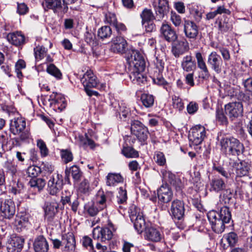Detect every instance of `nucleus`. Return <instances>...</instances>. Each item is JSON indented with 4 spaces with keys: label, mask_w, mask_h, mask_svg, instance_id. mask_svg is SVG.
<instances>
[{
    "label": "nucleus",
    "mask_w": 252,
    "mask_h": 252,
    "mask_svg": "<svg viewBox=\"0 0 252 252\" xmlns=\"http://www.w3.org/2000/svg\"><path fill=\"white\" fill-rule=\"evenodd\" d=\"M29 184L32 188H37L39 191L44 187L46 182L44 179L42 178L32 179L29 182Z\"/></svg>",
    "instance_id": "37998d69"
},
{
    "label": "nucleus",
    "mask_w": 252,
    "mask_h": 252,
    "mask_svg": "<svg viewBox=\"0 0 252 252\" xmlns=\"http://www.w3.org/2000/svg\"><path fill=\"white\" fill-rule=\"evenodd\" d=\"M127 47L126 40L122 36H116L113 38L110 50L114 53H124Z\"/></svg>",
    "instance_id": "4be33fe9"
},
{
    "label": "nucleus",
    "mask_w": 252,
    "mask_h": 252,
    "mask_svg": "<svg viewBox=\"0 0 252 252\" xmlns=\"http://www.w3.org/2000/svg\"><path fill=\"white\" fill-rule=\"evenodd\" d=\"M235 139V138L232 136L223 137L221 138L220 140L221 151L226 155H227L229 152H230V150Z\"/></svg>",
    "instance_id": "72a5a7b5"
},
{
    "label": "nucleus",
    "mask_w": 252,
    "mask_h": 252,
    "mask_svg": "<svg viewBox=\"0 0 252 252\" xmlns=\"http://www.w3.org/2000/svg\"><path fill=\"white\" fill-rule=\"evenodd\" d=\"M160 33L162 37L168 42H173L178 39V35L171 26L163 23L160 28Z\"/></svg>",
    "instance_id": "2eb2a0df"
},
{
    "label": "nucleus",
    "mask_w": 252,
    "mask_h": 252,
    "mask_svg": "<svg viewBox=\"0 0 252 252\" xmlns=\"http://www.w3.org/2000/svg\"><path fill=\"white\" fill-rule=\"evenodd\" d=\"M223 238L226 240L229 246L232 247H234L238 241L237 234L233 232L227 234L223 236Z\"/></svg>",
    "instance_id": "de8ad7c7"
},
{
    "label": "nucleus",
    "mask_w": 252,
    "mask_h": 252,
    "mask_svg": "<svg viewBox=\"0 0 252 252\" xmlns=\"http://www.w3.org/2000/svg\"><path fill=\"white\" fill-rule=\"evenodd\" d=\"M26 123L24 119L18 117L14 118L10 121V130L14 135H19L22 140L29 138L30 133L26 128Z\"/></svg>",
    "instance_id": "f03ea898"
},
{
    "label": "nucleus",
    "mask_w": 252,
    "mask_h": 252,
    "mask_svg": "<svg viewBox=\"0 0 252 252\" xmlns=\"http://www.w3.org/2000/svg\"><path fill=\"white\" fill-rule=\"evenodd\" d=\"M170 20L173 24L176 27L180 26L182 24V18L181 16L175 12H171Z\"/></svg>",
    "instance_id": "69168bd1"
},
{
    "label": "nucleus",
    "mask_w": 252,
    "mask_h": 252,
    "mask_svg": "<svg viewBox=\"0 0 252 252\" xmlns=\"http://www.w3.org/2000/svg\"><path fill=\"white\" fill-rule=\"evenodd\" d=\"M63 244L68 252H73L75 249V240L72 233H68L62 236Z\"/></svg>",
    "instance_id": "a878e982"
},
{
    "label": "nucleus",
    "mask_w": 252,
    "mask_h": 252,
    "mask_svg": "<svg viewBox=\"0 0 252 252\" xmlns=\"http://www.w3.org/2000/svg\"><path fill=\"white\" fill-rule=\"evenodd\" d=\"M184 213V202L178 199H175L172 201L170 214L175 222H176V220H183Z\"/></svg>",
    "instance_id": "9b49d317"
},
{
    "label": "nucleus",
    "mask_w": 252,
    "mask_h": 252,
    "mask_svg": "<svg viewBox=\"0 0 252 252\" xmlns=\"http://www.w3.org/2000/svg\"><path fill=\"white\" fill-rule=\"evenodd\" d=\"M33 246L35 252H48L49 250L47 240L42 235H39L35 238Z\"/></svg>",
    "instance_id": "5701e85b"
},
{
    "label": "nucleus",
    "mask_w": 252,
    "mask_h": 252,
    "mask_svg": "<svg viewBox=\"0 0 252 252\" xmlns=\"http://www.w3.org/2000/svg\"><path fill=\"white\" fill-rule=\"evenodd\" d=\"M162 177L164 180L174 187L176 191H180L183 188V184L180 178L176 177L169 171L163 170L161 171Z\"/></svg>",
    "instance_id": "f3484780"
},
{
    "label": "nucleus",
    "mask_w": 252,
    "mask_h": 252,
    "mask_svg": "<svg viewBox=\"0 0 252 252\" xmlns=\"http://www.w3.org/2000/svg\"><path fill=\"white\" fill-rule=\"evenodd\" d=\"M64 99L60 94L54 92L50 95L49 101H51V104L58 105L60 102L64 103Z\"/></svg>",
    "instance_id": "6e6d98bb"
},
{
    "label": "nucleus",
    "mask_w": 252,
    "mask_h": 252,
    "mask_svg": "<svg viewBox=\"0 0 252 252\" xmlns=\"http://www.w3.org/2000/svg\"><path fill=\"white\" fill-rule=\"evenodd\" d=\"M47 49L43 46H38L34 48V54L36 60H41L47 55Z\"/></svg>",
    "instance_id": "c03bdc74"
},
{
    "label": "nucleus",
    "mask_w": 252,
    "mask_h": 252,
    "mask_svg": "<svg viewBox=\"0 0 252 252\" xmlns=\"http://www.w3.org/2000/svg\"><path fill=\"white\" fill-rule=\"evenodd\" d=\"M153 81L155 84L158 85L162 86L167 91H170V85L162 77L159 76L154 78L153 79Z\"/></svg>",
    "instance_id": "052dcab7"
},
{
    "label": "nucleus",
    "mask_w": 252,
    "mask_h": 252,
    "mask_svg": "<svg viewBox=\"0 0 252 252\" xmlns=\"http://www.w3.org/2000/svg\"><path fill=\"white\" fill-rule=\"evenodd\" d=\"M140 17L142 19V25H144L147 22L152 21L154 19L157 20L156 16H154L152 10L147 8L143 9L140 14Z\"/></svg>",
    "instance_id": "a19ab883"
},
{
    "label": "nucleus",
    "mask_w": 252,
    "mask_h": 252,
    "mask_svg": "<svg viewBox=\"0 0 252 252\" xmlns=\"http://www.w3.org/2000/svg\"><path fill=\"white\" fill-rule=\"evenodd\" d=\"M29 224V216L25 213H19L16 216L14 224L18 231L21 230L22 228L26 227Z\"/></svg>",
    "instance_id": "7c9ffc66"
},
{
    "label": "nucleus",
    "mask_w": 252,
    "mask_h": 252,
    "mask_svg": "<svg viewBox=\"0 0 252 252\" xmlns=\"http://www.w3.org/2000/svg\"><path fill=\"white\" fill-rule=\"evenodd\" d=\"M85 209L88 214L92 217L97 215L98 212L101 210L99 209V207L96 206L95 204L86 205Z\"/></svg>",
    "instance_id": "13d9d810"
},
{
    "label": "nucleus",
    "mask_w": 252,
    "mask_h": 252,
    "mask_svg": "<svg viewBox=\"0 0 252 252\" xmlns=\"http://www.w3.org/2000/svg\"><path fill=\"white\" fill-rule=\"evenodd\" d=\"M154 159L156 163L159 166H164L166 164V158L162 152L156 151L154 154Z\"/></svg>",
    "instance_id": "603ef678"
},
{
    "label": "nucleus",
    "mask_w": 252,
    "mask_h": 252,
    "mask_svg": "<svg viewBox=\"0 0 252 252\" xmlns=\"http://www.w3.org/2000/svg\"><path fill=\"white\" fill-rule=\"evenodd\" d=\"M0 212L4 219L11 220L15 214L16 207L14 202L10 199L2 201L0 205Z\"/></svg>",
    "instance_id": "9d476101"
},
{
    "label": "nucleus",
    "mask_w": 252,
    "mask_h": 252,
    "mask_svg": "<svg viewBox=\"0 0 252 252\" xmlns=\"http://www.w3.org/2000/svg\"><path fill=\"white\" fill-rule=\"evenodd\" d=\"M79 140L80 144L82 146H89L91 148H94L95 146L94 142L93 140L90 139L87 133L84 136L79 135Z\"/></svg>",
    "instance_id": "864d4df0"
},
{
    "label": "nucleus",
    "mask_w": 252,
    "mask_h": 252,
    "mask_svg": "<svg viewBox=\"0 0 252 252\" xmlns=\"http://www.w3.org/2000/svg\"><path fill=\"white\" fill-rule=\"evenodd\" d=\"M42 6L46 11L52 9L54 13L61 14L66 13L68 9L65 0H44Z\"/></svg>",
    "instance_id": "20e7f679"
},
{
    "label": "nucleus",
    "mask_w": 252,
    "mask_h": 252,
    "mask_svg": "<svg viewBox=\"0 0 252 252\" xmlns=\"http://www.w3.org/2000/svg\"><path fill=\"white\" fill-rule=\"evenodd\" d=\"M97 34L101 39L109 38L112 35V30L109 26H103L98 30Z\"/></svg>",
    "instance_id": "09e8293b"
},
{
    "label": "nucleus",
    "mask_w": 252,
    "mask_h": 252,
    "mask_svg": "<svg viewBox=\"0 0 252 252\" xmlns=\"http://www.w3.org/2000/svg\"><path fill=\"white\" fill-rule=\"evenodd\" d=\"M106 184L109 186H114L117 184L123 182V178L119 173H109L107 176Z\"/></svg>",
    "instance_id": "e433bc0d"
},
{
    "label": "nucleus",
    "mask_w": 252,
    "mask_h": 252,
    "mask_svg": "<svg viewBox=\"0 0 252 252\" xmlns=\"http://www.w3.org/2000/svg\"><path fill=\"white\" fill-rule=\"evenodd\" d=\"M152 4L155 11L157 20H162L169 11L168 0H153Z\"/></svg>",
    "instance_id": "1a4fd4ad"
},
{
    "label": "nucleus",
    "mask_w": 252,
    "mask_h": 252,
    "mask_svg": "<svg viewBox=\"0 0 252 252\" xmlns=\"http://www.w3.org/2000/svg\"><path fill=\"white\" fill-rule=\"evenodd\" d=\"M105 22L110 25L114 26L117 22V19L115 13L108 12L105 15Z\"/></svg>",
    "instance_id": "680f3d73"
},
{
    "label": "nucleus",
    "mask_w": 252,
    "mask_h": 252,
    "mask_svg": "<svg viewBox=\"0 0 252 252\" xmlns=\"http://www.w3.org/2000/svg\"><path fill=\"white\" fill-rule=\"evenodd\" d=\"M184 32L187 38L194 40L199 33V27L193 21L186 20L184 24Z\"/></svg>",
    "instance_id": "4468645a"
},
{
    "label": "nucleus",
    "mask_w": 252,
    "mask_h": 252,
    "mask_svg": "<svg viewBox=\"0 0 252 252\" xmlns=\"http://www.w3.org/2000/svg\"><path fill=\"white\" fill-rule=\"evenodd\" d=\"M40 172L41 168L40 167L32 165L28 167L27 173L29 177L33 178L37 176Z\"/></svg>",
    "instance_id": "bf43d9fd"
},
{
    "label": "nucleus",
    "mask_w": 252,
    "mask_h": 252,
    "mask_svg": "<svg viewBox=\"0 0 252 252\" xmlns=\"http://www.w3.org/2000/svg\"><path fill=\"white\" fill-rule=\"evenodd\" d=\"M7 40L12 44L18 46L25 43V38L20 32H11L7 35Z\"/></svg>",
    "instance_id": "cd10ccee"
},
{
    "label": "nucleus",
    "mask_w": 252,
    "mask_h": 252,
    "mask_svg": "<svg viewBox=\"0 0 252 252\" xmlns=\"http://www.w3.org/2000/svg\"><path fill=\"white\" fill-rule=\"evenodd\" d=\"M70 173H71L73 179L75 181H78L82 175L79 168L76 165H73L69 168H66L65 174L67 177H68Z\"/></svg>",
    "instance_id": "4c0bfd02"
},
{
    "label": "nucleus",
    "mask_w": 252,
    "mask_h": 252,
    "mask_svg": "<svg viewBox=\"0 0 252 252\" xmlns=\"http://www.w3.org/2000/svg\"><path fill=\"white\" fill-rule=\"evenodd\" d=\"M131 131L138 139L141 141H145L148 137L149 131L141 122L138 120H134L131 123Z\"/></svg>",
    "instance_id": "0eeeda50"
},
{
    "label": "nucleus",
    "mask_w": 252,
    "mask_h": 252,
    "mask_svg": "<svg viewBox=\"0 0 252 252\" xmlns=\"http://www.w3.org/2000/svg\"><path fill=\"white\" fill-rule=\"evenodd\" d=\"M225 111L222 109H218L216 111V118L217 121L222 125H227L228 123Z\"/></svg>",
    "instance_id": "3c124183"
},
{
    "label": "nucleus",
    "mask_w": 252,
    "mask_h": 252,
    "mask_svg": "<svg viewBox=\"0 0 252 252\" xmlns=\"http://www.w3.org/2000/svg\"><path fill=\"white\" fill-rule=\"evenodd\" d=\"M5 168L7 174H9L13 177L17 172V165L10 162H7L5 163Z\"/></svg>",
    "instance_id": "e2e57ef3"
},
{
    "label": "nucleus",
    "mask_w": 252,
    "mask_h": 252,
    "mask_svg": "<svg viewBox=\"0 0 252 252\" xmlns=\"http://www.w3.org/2000/svg\"><path fill=\"white\" fill-rule=\"evenodd\" d=\"M122 153L127 158H135L139 156L138 152L129 146L124 147Z\"/></svg>",
    "instance_id": "a18cd8bd"
},
{
    "label": "nucleus",
    "mask_w": 252,
    "mask_h": 252,
    "mask_svg": "<svg viewBox=\"0 0 252 252\" xmlns=\"http://www.w3.org/2000/svg\"><path fill=\"white\" fill-rule=\"evenodd\" d=\"M128 212L130 220L133 222L134 228L137 231L141 233L146 230V222L140 209L135 205H132L129 207Z\"/></svg>",
    "instance_id": "7ed1b4c3"
},
{
    "label": "nucleus",
    "mask_w": 252,
    "mask_h": 252,
    "mask_svg": "<svg viewBox=\"0 0 252 252\" xmlns=\"http://www.w3.org/2000/svg\"><path fill=\"white\" fill-rule=\"evenodd\" d=\"M189 13L192 15L196 22H200L202 17V13L198 6L194 3L189 4L188 6Z\"/></svg>",
    "instance_id": "79ce46f5"
},
{
    "label": "nucleus",
    "mask_w": 252,
    "mask_h": 252,
    "mask_svg": "<svg viewBox=\"0 0 252 252\" xmlns=\"http://www.w3.org/2000/svg\"><path fill=\"white\" fill-rule=\"evenodd\" d=\"M146 237L149 240L153 242H159L162 239L160 231L154 227H150L146 230Z\"/></svg>",
    "instance_id": "f704fd0d"
},
{
    "label": "nucleus",
    "mask_w": 252,
    "mask_h": 252,
    "mask_svg": "<svg viewBox=\"0 0 252 252\" xmlns=\"http://www.w3.org/2000/svg\"><path fill=\"white\" fill-rule=\"evenodd\" d=\"M210 191L219 192L225 189L224 181L221 178L215 177L213 178L210 183Z\"/></svg>",
    "instance_id": "2f4dec72"
},
{
    "label": "nucleus",
    "mask_w": 252,
    "mask_h": 252,
    "mask_svg": "<svg viewBox=\"0 0 252 252\" xmlns=\"http://www.w3.org/2000/svg\"><path fill=\"white\" fill-rule=\"evenodd\" d=\"M127 199V192L126 188L122 187H120L116 198L115 204L125 205L126 203Z\"/></svg>",
    "instance_id": "58836bf2"
},
{
    "label": "nucleus",
    "mask_w": 252,
    "mask_h": 252,
    "mask_svg": "<svg viewBox=\"0 0 252 252\" xmlns=\"http://www.w3.org/2000/svg\"><path fill=\"white\" fill-rule=\"evenodd\" d=\"M233 167L236 168V179L239 177L247 176L249 174L250 168L247 163L245 161H241L239 163L234 162Z\"/></svg>",
    "instance_id": "c85d7f7f"
},
{
    "label": "nucleus",
    "mask_w": 252,
    "mask_h": 252,
    "mask_svg": "<svg viewBox=\"0 0 252 252\" xmlns=\"http://www.w3.org/2000/svg\"><path fill=\"white\" fill-rule=\"evenodd\" d=\"M37 146L40 150V153L42 157H46L49 153L48 149L45 143L41 139L38 140Z\"/></svg>",
    "instance_id": "4d7b16f0"
},
{
    "label": "nucleus",
    "mask_w": 252,
    "mask_h": 252,
    "mask_svg": "<svg viewBox=\"0 0 252 252\" xmlns=\"http://www.w3.org/2000/svg\"><path fill=\"white\" fill-rule=\"evenodd\" d=\"M216 23L218 25L219 31L222 33L231 31L232 29V22L224 15L218 17L216 21Z\"/></svg>",
    "instance_id": "393cba45"
},
{
    "label": "nucleus",
    "mask_w": 252,
    "mask_h": 252,
    "mask_svg": "<svg viewBox=\"0 0 252 252\" xmlns=\"http://www.w3.org/2000/svg\"><path fill=\"white\" fill-rule=\"evenodd\" d=\"M143 105L146 108L152 107L154 103V98L151 94H143L141 96Z\"/></svg>",
    "instance_id": "49530a36"
},
{
    "label": "nucleus",
    "mask_w": 252,
    "mask_h": 252,
    "mask_svg": "<svg viewBox=\"0 0 252 252\" xmlns=\"http://www.w3.org/2000/svg\"><path fill=\"white\" fill-rule=\"evenodd\" d=\"M63 179L62 175L53 174L48 182L47 190L50 194L57 195L63 188Z\"/></svg>",
    "instance_id": "6e6552de"
},
{
    "label": "nucleus",
    "mask_w": 252,
    "mask_h": 252,
    "mask_svg": "<svg viewBox=\"0 0 252 252\" xmlns=\"http://www.w3.org/2000/svg\"><path fill=\"white\" fill-rule=\"evenodd\" d=\"M205 134V127L201 125H197L191 129L189 138L193 144L198 145L202 143Z\"/></svg>",
    "instance_id": "f8f14e48"
},
{
    "label": "nucleus",
    "mask_w": 252,
    "mask_h": 252,
    "mask_svg": "<svg viewBox=\"0 0 252 252\" xmlns=\"http://www.w3.org/2000/svg\"><path fill=\"white\" fill-rule=\"evenodd\" d=\"M46 70L48 73L54 76L57 79H62V73L54 64H50L47 66Z\"/></svg>",
    "instance_id": "8fccbe9b"
},
{
    "label": "nucleus",
    "mask_w": 252,
    "mask_h": 252,
    "mask_svg": "<svg viewBox=\"0 0 252 252\" xmlns=\"http://www.w3.org/2000/svg\"><path fill=\"white\" fill-rule=\"evenodd\" d=\"M108 194H104L102 191H99L96 196L95 204L98 206L99 209L102 210L106 207V202L108 200Z\"/></svg>",
    "instance_id": "ea45409f"
},
{
    "label": "nucleus",
    "mask_w": 252,
    "mask_h": 252,
    "mask_svg": "<svg viewBox=\"0 0 252 252\" xmlns=\"http://www.w3.org/2000/svg\"><path fill=\"white\" fill-rule=\"evenodd\" d=\"M159 200L163 203H169L173 198V194L171 188L166 184L162 185L158 190Z\"/></svg>",
    "instance_id": "6ab92c4d"
},
{
    "label": "nucleus",
    "mask_w": 252,
    "mask_h": 252,
    "mask_svg": "<svg viewBox=\"0 0 252 252\" xmlns=\"http://www.w3.org/2000/svg\"><path fill=\"white\" fill-rule=\"evenodd\" d=\"M207 63L211 69L217 74L222 71V60L216 52H212L208 57Z\"/></svg>",
    "instance_id": "dca6fc26"
},
{
    "label": "nucleus",
    "mask_w": 252,
    "mask_h": 252,
    "mask_svg": "<svg viewBox=\"0 0 252 252\" xmlns=\"http://www.w3.org/2000/svg\"><path fill=\"white\" fill-rule=\"evenodd\" d=\"M245 151V147L243 143L237 139H235L227 155L233 156H239L243 154Z\"/></svg>",
    "instance_id": "473e14b6"
},
{
    "label": "nucleus",
    "mask_w": 252,
    "mask_h": 252,
    "mask_svg": "<svg viewBox=\"0 0 252 252\" xmlns=\"http://www.w3.org/2000/svg\"><path fill=\"white\" fill-rule=\"evenodd\" d=\"M93 237L94 240L104 242L110 240L113 237V232L111 228L108 227L100 228L96 227L93 231Z\"/></svg>",
    "instance_id": "ddd939ff"
},
{
    "label": "nucleus",
    "mask_w": 252,
    "mask_h": 252,
    "mask_svg": "<svg viewBox=\"0 0 252 252\" xmlns=\"http://www.w3.org/2000/svg\"><path fill=\"white\" fill-rule=\"evenodd\" d=\"M25 239L20 236H15L8 241L6 246L7 252H21L23 248Z\"/></svg>",
    "instance_id": "a211bd4d"
},
{
    "label": "nucleus",
    "mask_w": 252,
    "mask_h": 252,
    "mask_svg": "<svg viewBox=\"0 0 252 252\" xmlns=\"http://www.w3.org/2000/svg\"><path fill=\"white\" fill-rule=\"evenodd\" d=\"M189 49V43L187 40L172 42L171 52L175 58H179Z\"/></svg>",
    "instance_id": "412c9836"
},
{
    "label": "nucleus",
    "mask_w": 252,
    "mask_h": 252,
    "mask_svg": "<svg viewBox=\"0 0 252 252\" xmlns=\"http://www.w3.org/2000/svg\"><path fill=\"white\" fill-rule=\"evenodd\" d=\"M173 106L174 108L178 109L179 111H181L184 108V103L182 100L179 96L174 95L172 97Z\"/></svg>",
    "instance_id": "338daca9"
},
{
    "label": "nucleus",
    "mask_w": 252,
    "mask_h": 252,
    "mask_svg": "<svg viewBox=\"0 0 252 252\" xmlns=\"http://www.w3.org/2000/svg\"><path fill=\"white\" fill-rule=\"evenodd\" d=\"M225 112L231 121L243 116V105L241 102H232L224 106Z\"/></svg>",
    "instance_id": "423d86ee"
},
{
    "label": "nucleus",
    "mask_w": 252,
    "mask_h": 252,
    "mask_svg": "<svg viewBox=\"0 0 252 252\" xmlns=\"http://www.w3.org/2000/svg\"><path fill=\"white\" fill-rule=\"evenodd\" d=\"M84 88H95L97 86L96 77L91 70H88L81 80Z\"/></svg>",
    "instance_id": "b1692460"
},
{
    "label": "nucleus",
    "mask_w": 252,
    "mask_h": 252,
    "mask_svg": "<svg viewBox=\"0 0 252 252\" xmlns=\"http://www.w3.org/2000/svg\"><path fill=\"white\" fill-rule=\"evenodd\" d=\"M127 62L132 69L144 71L145 68V62L141 54L137 50H132L130 56L126 59Z\"/></svg>",
    "instance_id": "39448f33"
},
{
    "label": "nucleus",
    "mask_w": 252,
    "mask_h": 252,
    "mask_svg": "<svg viewBox=\"0 0 252 252\" xmlns=\"http://www.w3.org/2000/svg\"><path fill=\"white\" fill-rule=\"evenodd\" d=\"M59 206L56 203L46 202L43 207L44 218L49 223L53 222L58 212Z\"/></svg>",
    "instance_id": "aec40b11"
},
{
    "label": "nucleus",
    "mask_w": 252,
    "mask_h": 252,
    "mask_svg": "<svg viewBox=\"0 0 252 252\" xmlns=\"http://www.w3.org/2000/svg\"><path fill=\"white\" fill-rule=\"evenodd\" d=\"M207 217L213 231L219 234L224 231L225 224L231 220V215L229 208L223 206L219 212L214 210L209 211L207 214Z\"/></svg>",
    "instance_id": "f257e3e1"
},
{
    "label": "nucleus",
    "mask_w": 252,
    "mask_h": 252,
    "mask_svg": "<svg viewBox=\"0 0 252 252\" xmlns=\"http://www.w3.org/2000/svg\"><path fill=\"white\" fill-rule=\"evenodd\" d=\"M195 56L197 61L198 67L202 71L203 79L209 78L210 74L209 70L204 60L201 53L199 52H197L195 54Z\"/></svg>",
    "instance_id": "c756f323"
},
{
    "label": "nucleus",
    "mask_w": 252,
    "mask_h": 252,
    "mask_svg": "<svg viewBox=\"0 0 252 252\" xmlns=\"http://www.w3.org/2000/svg\"><path fill=\"white\" fill-rule=\"evenodd\" d=\"M143 71H140L137 69H132V71L129 75V77L134 83L140 84L147 81V77L143 73Z\"/></svg>",
    "instance_id": "c9c22d12"
},
{
    "label": "nucleus",
    "mask_w": 252,
    "mask_h": 252,
    "mask_svg": "<svg viewBox=\"0 0 252 252\" xmlns=\"http://www.w3.org/2000/svg\"><path fill=\"white\" fill-rule=\"evenodd\" d=\"M91 191L89 182L87 179H84L80 184L78 191L83 194H88Z\"/></svg>",
    "instance_id": "5fc2aeb1"
},
{
    "label": "nucleus",
    "mask_w": 252,
    "mask_h": 252,
    "mask_svg": "<svg viewBox=\"0 0 252 252\" xmlns=\"http://www.w3.org/2000/svg\"><path fill=\"white\" fill-rule=\"evenodd\" d=\"M181 67L186 72L193 71L196 68V63L191 55L184 56L181 62Z\"/></svg>",
    "instance_id": "bb28decb"
},
{
    "label": "nucleus",
    "mask_w": 252,
    "mask_h": 252,
    "mask_svg": "<svg viewBox=\"0 0 252 252\" xmlns=\"http://www.w3.org/2000/svg\"><path fill=\"white\" fill-rule=\"evenodd\" d=\"M61 153L62 158L65 163L72 160L73 155L70 151L68 150H62Z\"/></svg>",
    "instance_id": "0e129e2a"
},
{
    "label": "nucleus",
    "mask_w": 252,
    "mask_h": 252,
    "mask_svg": "<svg viewBox=\"0 0 252 252\" xmlns=\"http://www.w3.org/2000/svg\"><path fill=\"white\" fill-rule=\"evenodd\" d=\"M219 51L220 53L225 62H227L230 60V54L228 49L223 47H220L219 48Z\"/></svg>",
    "instance_id": "774afa93"
}]
</instances>
